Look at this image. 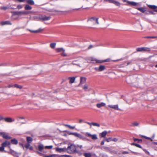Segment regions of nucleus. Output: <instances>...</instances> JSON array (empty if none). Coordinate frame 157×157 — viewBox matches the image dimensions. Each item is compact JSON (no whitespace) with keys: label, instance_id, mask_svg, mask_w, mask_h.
Here are the masks:
<instances>
[{"label":"nucleus","instance_id":"a18cd8bd","mask_svg":"<svg viewBox=\"0 0 157 157\" xmlns=\"http://www.w3.org/2000/svg\"><path fill=\"white\" fill-rule=\"evenodd\" d=\"M88 85L87 84H86L84 85V86L83 87V89L85 90H86L88 88Z\"/></svg>","mask_w":157,"mask_h":157},{"label":"nucleus","instance_id":"ea45409f","mask_svg":"<svg viewBox=\"0 0 157 157\" xmlns=\"http://www.w3.org/2000/svg\"><path fill=\"white\" fill-rule=\"evenodd\" d=\"M75 78L74 77H73L71 78L70 79V82L71 83H73L75 80Z\"/></svg>","mask_w":157,"mask_h":157},{"label":"nucleus","instance_id":"393cba45","mask_svg":"<svg viewBox=\"0 0 157 157\" xmlns=\"http://www.w3.org/2000/svg\"><path fill=\"white\" fill-rule=\"evenodd\" d=\"M32 9L31 6L28 5H26L25 6V10H31Z\"/></svg>","mask_w":157,"mask_h":157},{"label":"nucleus","instance_id":"a878e982","mask_svg":"<svg viewBox=\"0 0 157 157\" xmlns=\"http://www.w3.org/2000/svg\"><path fill=\"white\" fill-rule=\"evenodd\" d=\"M11 143L12 144H17L18 143V141L15 139H13L11 140Z\"/></svg>","mask_w":157,"mask_h":157},{"label":"nucleus","instance_id":"6e6d98bb","mask_svg":"<svg viewBox=\"0 0 157 157\" xmlns=\"http://www.w3.org/2000/svg\"><path fill=\"white\" fill-rule=\"evenodd\" d=\"M144 137L146 139H147V140H151L152 141V140L150 138L148 137H147L146 136H144Z\"/></svg>","mask_w":157,"mask_h":157},{"label":"nucleus","instance_id":"69168bd1","mask_svg":"<svg viewBox=\"0 0 157 157\" xmlns=\"http://www.w3.org/2000/svg\"><path fill=\"white\" fill-rule=\"evenodd\" d=\"M86 123L90 125V126H91V125H92V124H93V122L92 123H90V122H86Z\"/></svg>","mask_w":157,"mask_h":157},{"label":"nucleus","instance_id":"0e129e2a","mask_svg":"<svg viewBox=\"0 0 157 157\" xmlns=\"http://www.w3.org/2000/svg\"><path fill=\"white\" fill-rule=\"evenodd\" d=\"M4 117L2 116H0V121L2 120H3Z\"/></svg>","mask_w":157,"mask_h":157},{"label":"nucleus","instance_id":"5fc2aeb1","mask_svg":"<svg viewBox=\"0 0 157 157\" xmlns=\"http://www.w3.org/2000/svg\"><path fill=\"white\" fill-rule=\"evenodd\" d=\"M102 148H103V149H105V150H109V147H105V146L103 147Z\"/></svg>","mask_w":157,"mask_h":157},{"label":"nucleus","instance_id":"2eb2a0df","mask_svg":"<svg viewBox=\"0 0 157 157\" xmlns=\"http://www.w3.org/2000/svg\"><path fill=\"white\" fill-rule=\"evenodd\" d=\"M27 30H29L31 33H39L43 31V29H39L38 30H32L30 29H28Z\"/></svg>","mask_w":157,"mask_h":157},{"label":"nucleus","instance_id":"a19ab883","mask_svg":"<svg viewBox=\"0 0 157 157\" xmlns=\"http://www.w3.org/2000/svg\"><path fill=\"white\" fill-rule=\"evenodd\" d=\"M92 125L98 127H99L100 126V125L99 124L95 122H93Z\"/></svg>","mask_w":157,"mask_h":157},{"label":"nucleus","instance_id":"13d9d810","mask_svg":"<svg viewBox=\"0 0 157 157\" xmlns=\"http://www.w3.org/2000/svg\"><path fill=\"white\" fill-rule=\"evenodd\" d=\"M68 156L67 155H61L59 156V157H68Z\"/></svg>","mask_w":157,"mask_h":157},{"label":"nucleus","instance_id":"4be33fe9","mask_svg":"<svg viewBox=\"0 0 157 157\" xmlns=\"http://www.w3.org/2000/svg\"><path fill=\"white\" fill-rule=\"evenodd\" d=\"M44 148H45V147L43 144H41L38 146V149L40 151H42Z\"/></svg>","mask_w":157,"mask_h":157},{"label":"nucleus","instance_id":"7c9ffc66","mask_svg":"<svg viewBox=\"0 0 157 157\" xmlns=\"http://www.w3.org/2000/svg\"><path fill=\"white\" fill-rule=\"evenodd\" d=\"M83 155L85 157H91V154L90 153H85Z\"/></svg>","mask_w":157,"mask_h":157},{"label":"nucleus","instance_id":"bb28decb","mask_svg":"<svg viewBox=\"0 0 157 157\" xmlns=\"http://www.w3.org/2000/svg\"><path fill=\"white\" fill-rule=\"evenodd\" d=\"M64 49L62 48L56 49V51L58 52H62Z\"/></svg>","mask_w":157,"mask_h":157},{"label":"nucleus","instance_id":"37998d69","mask_svg":"<svg viewBox=\"0 0 157 157\" xmlns=\"http://www.w3.org/2000/svg\"><path fill=\"white\" fill-rule=\"evenodd\" d=\"M45 148L47 149H52L53 147V146L52 145L49 146H46L44 147Z\"/></svg>","mask_w":157,"mask_h":157},{"label":"nucleus","instance_id":"5701e85b","mask_svg":"<svg viewBox=\"0 0 157 157\" xmlns=\"http://www.w3.org/2000/svg\"><path fill=\"white\" fill-rule=\"evenodd\" d=\"M25 2L31 5H34V2L33 0H26Z\"/></svg>","mask_w":157,"mask_h":157},{"label":"nucleus","instance_id":"de8ad7c7","mask_svg":"<svg viewBox=\"0 0 157 157\" xmlns=\"http://www.w3.org/2000/svg\"><path fill=\"white\" fill-rule=\"evenodd\" d=\"M16 1H17L19 2H26V0H16Z\"/></svg>","mask_w":157,"mask_h":157},{"label":"nucleus","instance_id":"72a5a7b5","mask_svg":"<svg viewBox=\"0 0 157 157\" xmlns=\"http://www.w3.org/2000/svg\"><path fill=\"white\" fill-rule=\"evenodd\" d=\"M56 45V43H53L50 44V47L52 48H54Z\"/></svg>","mask_w":157,"mask_h":157},{"label":"nucleus","instance_id":"58836bf2","mask_svg":"<svg viewBox=\"0 0 157 157\" xmlns=\"http://www.w3.org/2000/svg\"><path fill=\"white\" fill-rule=\"evenodd\" d=\"M112 138L109 137V138H106L105 141H106L107 142H109L111 141H112Z\"/></svg>","mask_w":157,"mask_h":157},{"label":"nucleus","instance_id":"49530a36","mask_svg":"<svg viewBox=\"0 0 157 157\" xmlns=\"http://www.w3.org/2000/svg\"><path fill=\"white\" fill-rule=\"evenodd\" d=\"M118 139L116 138H112V141H113L114 142H117L118 141Z\"/></svg>","mask_w":157,"mask_h":157},{"label":"nucleus","instance_id":"cd10ccee","mask_svg":"<svg viewBox=\"0 0 157 157\" xmlns=\"http://www.w3.org/2000/svg\"><path fill=\"white\" fill-rule=\"evenodd\" d=\"M136 9L138 10L139 11H140V12H141L142 13H144L146 11V10L144 8H142V7L137 8Z\"/></svg>","mask_w":157,"mask_h":157},{"label":"nucleus","instance_id":"2f4dec72","mask_svg":"<svg viewBox=\"0 0 157 157\" xmlns=\"http://www.w3.org/2000/svg\"><path fill=\"white\" fill-rule=\"evenodd\" d=\"M33 139L30 137H27V140L28 143H31L33 141Z\"/></svg>","mask_w":157,"mask_h":157},{"label":"nucleus","instance_id":"c85d7f7f","mask_svg":"<svg viewBox=\"0 0 157 157\" xmlns=\"http://www.w3.org/2000/svg\"><path fill=\"white\" fill-rule=\"evenodd\" d=\"M139 124V123L137 122H135L132 123L131 126H138Z\"/></svg>","mask_w":157,"mask_h":157},{"label":"nucleus","instance_id":"f8f14e48","mask_svg":"<svg viewBox=\"0 0 157 157\" xmlns=\"http://www.w3.org/2000/svg\"><path fill=\"white\" fill-rule=\"evenodd\" d=\"M2 136L3 138L6 139H10L11 138V137L9 136L7 133L5 132H2Z\"/></svg>","mask_w":157,"mask_h":157},{"label":"nucleus","instance_id":"f257e3e1","mask_svg":"<svg viewBox=\"0 0 157 157\" xmlns=\"http://www.w3.org/2000/svg\"><path fill=\"white\" fill-rule=\"evenodd\" d=\"M67 152L70 154L74 153L76 151V147L73 144H71L70 146H68L67 148Z\"/></svg>","mask_w":157,"mask_h":157},{"label":"nucleus","instance_id":"052dcab7","mask_svg":"<svg viewBox=\"0 0 157 157\" xmlns=\"http://www.w3.org/2000/svg\"><path fill=\"white\" fill-rule=\"evenodd\" d=\"M129 152L128 151H124L122 152V154H128Z\"/></svg>","mask_w":157,"mask_h":157},{"label":"nucleus","instance_id":"7ed1b4c3","mask_svg":"<svg viewBox=\"0 0 157 157\" xmlns=\"http://www.w3.org/2000/svg\"><path fill=\"white\" fill-rule=\"evenodd\" d=\"M98 18H96L95 17H93L90 18L88 20V21H90L92 23L94 24V22H95L97 24H99L98 21Z\"/></svg>","mask_w":157,"mask_h":157},{"label":"nucleus","instance_id":"774afa93","mask_svg":"<svg viewBox=\"0 0 157 157\" xmlns=\"http://www.w3.org/2000/svg\"><path fill=\"white\" fill-rule=\"evenodd\" d=\"M43 156L44 157H49L50 156L49 155H43Z\"/></svg>","mask_w":157,"mask_h":157},{"label":"nucleus","instance_id":"c9c22d12","mask_svg":"<svg viewBox=\"0 0 157 157\" xmlns=\"http://www.w3.org/2000/svg\"><path fill=\"white\" fill-rule=\"evenodd\" d=\"M91 138L93 140H97L98 139L97 136L96 134L93 135Z\"/></svg>","mask_w":157,"mask_h":157},{"label":"nucleus","instance_id":"dca6fc26","mask_svg":"<svg viewBox=\"0 0 157 157\" xmlns=\"http://www.w3.org/2000/svg\"><path fill=\"white\" fill-rule=\"evenodd\" d=\"M106 105V104L104 102H101L96 104V106L98 108H100L104 107Z\"/></svg>","mask_w":157,"mask_h":157},{"label":"nucleus","instance_id":"412c9836","mask_svg":"<svg viewBox=\"0 0 157 157\" xmlns=\"http://www.w3.org/2000/svg\"><path fill=\"white\" fill-rule=\"evenodd\" d=\"M15 14L19 16H21L23 15V11H21L18 12L14 11Z\"/></svg>","mask_w":157,"mask_h":157},{"label":"nucleus","instance_id":"bf43d9fd","mask_svg":"<svg viewBox=\"0 0 157 157\" xmlns=\"http://www.w3.org/2000/svg\"><path fill=\"white\" fill-rule=\"evenodd\" d=\"M94 69L95 70L97 71H99V68H98V67H95L94 68Z\"/></svg>","mask_w":157,"mask_h":157},{"label":"nucleus","instance_id":"c756f323","mask_svg":"<svg viewBox=\"0 0 157 157\" xmlns=\"http://www.w3.org/2000/svg\"><path fill=\"white\" fill-rule=\"evenodd\" d=\"M12 13H13V14L11 16L12 19L13 20H16L17 19V18L16 17V15L17 14H15V12H12Z\"/></svg>","mask_w":157,"mask_h":157},{"label":"nucleus","instance_id":"4468645a","mask_svg":"<svg viewBox=\"0 0 157 157\" xmlns=\"http://www.w3.org/2000/svg\"><path fill=\"white\" fill-rule=\"evenodd\" d=\"M4 121L6 122H12L14 121L15 120L14 119H12L10 117H6L5 118H4Z\"/></svg>","mask_w":157,"mask_h":157},{"label":"nucleus","instance_id":"1a4fd4ad","mask_svg":"<svg viewBox=\"0 0 157 157\" xmlns=\"http://www.w3.org/2000/svg\"><path fill=\"white\" fill-rule=\"evenodd\" d=\"M123 2H127L129 5L133 6H136L139 3L133 2H130L128 1L127 0H122Z\"/></svg>","mask_w":157,"mask_h":157},{"label":"nucleus","instance_id":"e2e57ef3","mask_svg":"<svg viewBox=\"0 0 157 157\" xmlns=\"http://www.w3.org/2000/svg\"><path fill=\"white\" fill-rule=\"evenodd\" d=\"M93 47V46L92 45H90L89 46V47H88V49H89Z\"/></svg>","mask_w":157,"mask_h":157},{"label":"nucleus","instance_id":"b1692460","mask_svg":"<svg viewBox=\"0 0 157 157\" xmlns=\"http://www.w3.org/2000/svg\"><path fill=\"white\" fill-rule=\"evenodd\" d=\"M99 71H101L104 70L105 69V66L104 65H100L99 67Z\"/></svg>","mask_w":157,"mask_h":157},{"label":"nucleus","instance_id":"09e8293b","mask_svg":"<svg viewBox=\"0 0 157 157\" xmlns=\"http://www.w3.org/2000/svg\"><path fill=\"white\" fill-rule=\"evenodd\" d=\"M86 135H87L89 137H91L93 135L91 134L90 133H89V132H86Z\"/></svg>","mask_w":157,"mask_h":157},{"label":"nucleus","instance_id":"f3484780","mask_svg":"<svg viewBox=\"0 0 157 157\" xmlns=\"http://www.w3.org/2000/svg\"><path fill=\"white\" fill-rule=\"evenodd\" d=\"M10 144V142L9 141H6L2 143V145L4 148L5 147L8 146Z\"/></svg>","mask_w":157,"mask_h":157},{"label":"nucleus","instance_id":"473e14b6","mask_svg":"<svg viewBox=\"0 0 157 157\" xmlns=\"http://www.w3.org/2000/svg\"><path fill=\"white\" fill-rule=\"evenodd\" d=\"M61 55L63 56H67V54L65 52V50L64 49L63 51L61 52Z\"/></svg>","mask_w":157,"mask_h":157},{"label":"nucleus","instance_id":"c03bdc74","mask_svg":"<svg viewBox=\"0 0 157 157\" xmlns=\"http://www.w3.org/2000/svg\"><path fill=\"white\" fill-rule=\"evenodd\" d=\"M31 146L30 144V143H28L25 144V147L27 148L28 149Z\"/></svg>","mask_w":157,"mask_h":157},{"label":"nucleus","instance_id":"9d476101","mask_svg":"<svg viewBox=\"0 0 157 157\" xmlns=\"http://www.w3.org/2000/svg\"><path fill=\"white\" fill-rule=\"evenodd\" d=\"M86 81V78L84 77H80V81L79 84V86H81L82 84H84Z\"/></svg>","mask_w":157,"mask_h":157},{"label":"nucleus","instance_id":"ddd939ff","mask_svg":"<svg viewBox=\"0 0 157 157\" xmlns=\"http://www.w3.org/2000/svg\"><path fill=\"white\" fill-rule=\"evenodd\" d=\"M148 7L151 9L154 10L155 12H157V6L153 5H147Z\"/></svg>","mask_w":157,"mask_h":157},{"label":"nucleus","instance_id":"864d4df0","mask_svg":"<svg viewBox=\"0 0 157 157\" xmlns=\"http://www.w3.org/2000/svg\"><path fill=\"white\" fill-rule=\"evenodd\" d=\"M68 127L72 129H74L75 128V126H70V125H69V126H68Z\"/></svg>","mask_w":157,"mask_h":157},{"label":"nucleus","instance_id":"f03ea898","mask_svg":"<svg viewBox=\"0 0 157 157\" xmlns=\"http://www.w3.org/2000/svg\"><path fill=\"white\" fill-rule=\"evenodd\" d=\"M87 60L88 62L93 63H101V60H99L93 57H90L87 58Z\"/></svg>","mask_w":157,"mask_h":157},{"label":"nucleus","instance_id":"20e7f679","mask_svg":"<svg viewBox=\"0 0 157 157\" xmlns=\"http://www.w3.org/2000/svg\"><path fill=\"white\" fill-rule=\"evenodd\" d=\"M150 50V48L147 47H141L136 49V51L138 52H149Z\"/></svg>","mask_w":157,"mask_h":157},{"label":"nucleus","instance_id":"f704fd0d","mask_svg":"<svg viewBox=\"0 0 157 157\" xmlns=\"http://www.w3.org/2000/svg\"><path fill=\"white\" fill-rule=\"evenodd\" d=\"M32 11H23V15H26L30 13H32Z\"/></svg>","mask_w":157,"mask_h":157},{"label":"nucleus","instance_id":"9b49d317","mask_svg":"<svg viewBox=\"0 0 157 157\" xmlns=\"http://www.w3.org/2000/svg\"><path fill=\"white\" fill-rule=\"evenodd\" d=\"M56 150L59 152L67 151V148H60L57 147L56 148Z\"/></svg>","mask_w":157,"mask_h":157},{"label":"nucleus","instance_id":"680f3d73","mask_svg":"<svg viewBox=\"0 0 157 157\" xmlns=\"http://www.w3.org/2000/svg\"><path fill=\"white\" fill-rule=\"evenodd\" d=\"M49 156H50L49 157H56L57 156V155H49Z\"/></svg>","mask_w":157,"mask_h":157},{"label":"nucleus","instance_id":"423d86ee","mask_svg":"<svg viewBox=\"0 0 157 157\" xmlns=\"http://www.w3.org/2000/svg\"><path fill=\"white\" fill-rule=\"evenodd\" d=\"M123 60L122 58L120 59H118L117 60H111L110 59H108L105 60H101V63L105 62H109L112 61L113 62H117L118 61H121Z\"/></svg>","mask_w":157,"mask_h":157},{"label":"nucleus","instance_id":"8fccbe9b","mask_svg":"<svg viewBox=\"0 0 157 157\" xmlns=\"http://www.w3.org/2000/svg\"><path fill=\"white\" fill-rule=\"evenodd\" d=\"M4 148L2 146L0 147V151H4Z\"/></svg>","mask_w":157,"mask_h":157},{"label":"nucleus","instance_id":"aec40b11","mask_svg":"<svg viewBox=\"0 0 157 157\" xmlns=\"http://www.w3.org/2000/svg\"><path fill=\"white\" fill-rule=\"evenodd\" d=\"M0 9L1 10H6V9H8V8H10L11 9H15L11 7V6H10V7H7V6H2V7H0Z\"/></svg>","mask_w":157,"mask_h":157},{"label":"nucleus","instance_id":"4d7b16f0","mask_svg":"<svg viewBox=\"0 0 157 157\" xmlns=\"http://www.w3.org/2000/svg\"><path fill=\"white\" fill-rule=\"evenodd\" d=\"M105 140H103L102 141H101V145H103L104 144V142H105Z\"/></svg>","mask_w":157,"mask_h":157},{"label":"nucleus","instance_id":"338daca9","mask_svg":"<svg viewBox=\"0 0 157 157\" xmlns=\"http://www.w3.org/2000/svg\"><path fill=\"white\" fill-rule=\"evenodd\" d=\"M18 118L20 119H25V118L24 117H18Z\"/></svg>","mask_w":157,"mask_h":157},{"label":"nucleus","instance_id":"39448f33","mask_svg":"<svg viewBox=\"0 0 157 157\" xmlns=\"http://www.w3.org/2000/svg\"><path fill=\"white\" fill-rule=\"evenodd\" d=\"M105 2H108L110 3H113L117 6H120V3L119 2L115 0H104Z\"/></svg>","mask_w":157,"mask_h":157},{"label":"nucleus","instance_id":"603ef678","mask_svg":"<svg viewBox=\"0 0 157 157\" xmlns=\"http://www.w3.org/2000/svg\"><path fill=\"white\" fill-rule=\"evenodd\" d=\"M135 146L140 148H142L141 146L139 144H136Z\"/></svg>","mask_w":157,"mask_h":157},{"label":"nucleus","instance_id":"6e6552de","mask_svg":"<svg viewBox=\"0 0 157 157\" xmlns=\"http://www.w3.org/2000/svg\"><path fill=\"white\" fill-rule=\"evenodd\" d=\"M108 106L111 108L114 109L115 110H121V109L119 108V106L118 105H108Z\"/></svg>","mask_w":157,"mask_h":157},{"label":"nucleus","instance_id":"e433bc0d","mask_svg":"<svg viewBox=\"0 0 157 157\" xmlns=\"http://www.w3.org/2000/svg\"><path fill=\"white\" fill-rule=\"evenodd\" d=\"M50 18V17H43L42 19L44 21H46V20H49Z\"/></svg>","mask_w":157,"mask_h":157},{"label":"nucleus","instance_id":"a211bd4d","mask_svg":"<svg viewBox=\"0 0 157 157\" xmlns=\"http://www.w3.org/2000/svg\"><path fill=\"white\" fill-rule=\"evenodd\" d=\"M1 24L2 25H11L12 23L9 21H2L1 22Z\"/></svg>","mask_w":157,"mask_h":157},{"label":"nucleus","instance_id":"0eeeda50","mask_svg":"<svg viewBox=\"0 0 157 157\" xmlns=\"http://www.w3.org/2000/svg\"><path fill=\"white\" fill-rule=\"evenodd\" d=\"M71 134L74 136H75L78 137V138L84 140V137L82 136L81 135L78 133L76 132H74L71 133Z\"/></svg>","mask_w":157,"mask_h":157},{"label":"nucleus","instance_id":"79ce46f5","mask_svg":"<svg viewBox=\"0 0 157 157\" xmlns=\"http://www.w3.org/2000/svg\"><path fill=\"white\" fill-rule=\"evenodd\" d=\"M23 8V6L21 5H18L17 6V9L18 10L21 9Z\"/></svg>","mask_w":157,"mask_h":157},{"label":"nucleus","instance_id":"6ab92c4d","mask_svg":"<svg viewBox=\"0 0 157 157\" xmlns=\"http://www.w3.org/2000/svg\"><path fill=\"white\" fill-rule=\"evenodd\" d=\"M107 133V132L106 131H104L100 133L99 134L101 138L105 137Z\"/></svg>","mask_w":157,"mask_h":157},{"label":"nucleus","instance_id":"4c0bfd02","mask_svg":"<svg viewBox=\"0 0 157 157\" xmlns=\"http://www.w3.org/2000/svg\"><path fill=\"white\" fill-rule=\"evenodd\" d=\"M14 86L15 87L20 89H21L22 88V86L19 85L17 84H15L14 85Z\"/></svg>","mask_w":157,"mask_h":157},{"label":"nucleus","instance_id":"3c124183","mask_svg":"<svg viewBox=\"0 0 157 157\" xmlns=\"http://www.w3.org/2000/svg\"><path fill=\"white\" fill-rule=\"evenodd\" d=\"M156 37L155 36H149L146 37V38H154Z\"/></svg>","mask_w":157,"mask_h":157}]
</instances>
